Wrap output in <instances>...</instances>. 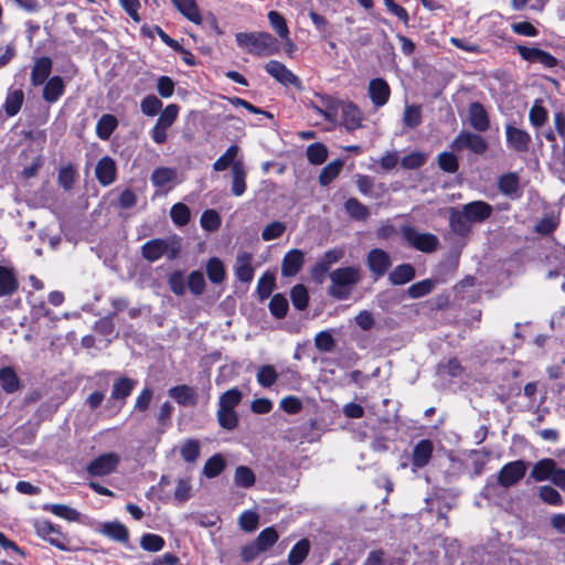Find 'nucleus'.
<instances>
[{"instance_id":"423d86ee","label":"nucleus","mask_w":565,"mask_h":565,"mask_svg":"<svg viewBox=\"0 0 565 565\" xmlns=\"http://www.w3.org/2000/svg\"><path fill=\"white\" fill-rule=\"evenodd\" d=\"M137 385V381L121 376L114 381L111 386L110 396L108 399V407L119 412L126 403L127 397L131 394Z\"/></svg>"},{"instance_id":"9d476101","label":"nucleus","mask_w":565,"mask_h":565,"mask_svg":"<svg viewBox=\"0 0 565 565\" xmlns=\"http://www.w3.org/2000/svg\"><path fill=\"white\" fill-rule=\"evenodd\" d=\"M265 71L282 85H290L298 89L302 88L300 78L278 61H269L265 65Z\"/></svg>"},{"instance_id":"473e14b6","label":"nucleus","mask_w":565,"mask_h":565,"mask_svg":"<svg viewBox=\"0 0 565 565\" xmlns=\"http://www.w3.org/2000/svg\"><path fill=\"white\" fill-rule=\"evenodd\" d=\"M18 280L13 271L0 266V297L10 296L18 289Z\"/></svg>"},{"instance_id":"1a4fd4ad","label":"nucleus","mask_w":565,"mask_h":565,"mask_svg":"<svg viewBox=\"0 0 565 565\" xmlns=\"http://www.w3.org/2000/svg\"><path fill=\"white\" fill-rule=\"evenodd\" d=\"M340 102L329 95L318 94L311 102L312 109L331 124L338 121Z\"/></svg>"},{"instance_id":"dca6fc26","label":"nucleus","mask_w":565,"mask_h":565,"mask_svg":"<svg viewBox=\"0 0 565 565\" xmlns=\"http://www.w3.org/2000/svg\"><path fill=\"white\" fill-rule=\"evenodd\" d=\"M95 175L102 185L108 186L113 184L117 178V167L115 160L108 156L99 159L95 168Z\"/></svg>"},{"instance_id":"20e7f679","label":"nucleus","mask_w":565,"mask_h":565,"mask_svg":"<svg viewBox=\"0 0 565 565\" xmlns=\"http://www.w3.org/2000/svg\"><path fill=\"white\" fill-rule=\"evenodd\" d=\"M401 231L404 239L415 249L430 253L438 246V238L433 234L419 233L411 225L403 226Z\"/></svg>"},{"instance_id":"4468645a","label":"nucleus","mask_w":565,"mask_h":565,"mask_svg":"<svg viewBox=\"0 0 565 565\" xmlns=\"http://www.w3.org/2000/svg\"><path fill=\"white\" fill-rule=\"evenodd\" d=\"M366 264L370 271L375 277H382L386 274L392 265V259L388 253L381 248H373L366 256Z\"/></svg>"},{"instance_id":"3c124183","label":"nucleus","mask_w":565,"mask_h":565,"mask_svg":"<svg viewBox=\"0 0 565 565\" xmlns=\"http://www.w3.org/2000/svg\"><path fill=\"white\" fill-rule=\"evenodd\" d=\"M422 122V108L418 105H406L403 114V124L408 128H416Z\"/></svg>"},{"instance_id":"c85d7f7f","label":"nucleus","mask_w":565,"mask_h":565,"mask_svg":"<svg viewBox=\"0 0 565 565\" xmlns=\"http://www.w3.org/2000/svg\"><path fill=\"white\" fill-rule=\"evenodd\" d=\"M232 193L235 196H241L246 190V171L242 160H237L232 166Z\"/></svg>"},{"instance_id":"7c9ffc66","label":"nucleus","mask_w":565,"mask_h":565,"mask_svg":"<svg viewBox=\"0 0 565 565\" xmlns=\"http://www.w3.org/2000/svg\"><path fill=\"white\" fill-rule=\"evenodd\" d=\"M102 534L110 537L114 541L126 543L129 539L128 529L119 522H106L103 524Z\"/></svg>"},{"instance_id":"7ed1b4c3","label":"nucleus","mask_w":565,"mask_h":565,"mask_svg":"<svg viewBox=\"0 0 565 565\" xmlns=\"http://www.w3.org/2000/svg\"><path fill=\"white\" fill-rule=\"evenodd\" d=\"M235 39L239 47L254 55L267 56L278 51L276 39L267 32H239Z\"/></svg>"},{"instance_id":"37998d69","label":"nucleus","mask_w":565,"mask_h":565,"mask_svg":"<svg viewBox=\"0 0 565 565\" xmlns=\"http://www.w3.org/2000/svg\"><path fill=\"white\" fill-rule=\"evenodd\" d=\"M43 509L67 521H77L79 519V513L65 504H45Z\"/></svg>"},{"instance_id":"79ce46f5","label":"nucleus","mask_w":565,"mask_h":565,"mask_svg":"<svg viewBox=\"0 0 565 565\" xmlns=\"http://www.w3.org/2000/svg\"><path fill=\"white\" fill-rule=\"evenodd\" d=\"M23 99H24V95H23V92L20 89L8 93L6 103H4V110H6L7 115L10 117L17 115L21 109Z\"/></svg>"},{"instance_id":"052dcab7","label":"nucleus","mask_w":565,"mask_h":565,"mask_svg":"<svg viewBox=\"0 0 565 565\" xmlns=\"http://www.w3.org/2000/svg\"><path fill=\"white\" fill-rule=\"evenodd\" d=\"M170 216L177 225L183 226L190 220V210L183 203H175L170 210Z\"/></svg>"},{"instance_id":"2eb2a0df","label":"nucleus","mask_w":565,"mask_h":565,"mask_svg":"<svg viewBox=\"0 0 565 565\" xmlns=\"http://www.w3.org/2000/svg\"><path fill=\"white\" fill-rule=\"evenodd\" d=\"M339 114L341 115L342 122L348 130L353 131L362 126V111L353 103L340 102Z\"/></svg>"},{"instance_id":"f257e3e1","label":"nucleus","mask_w":565,"mask_h":565,"mask_svg":"<svg viewBox=\"0 0 565 565\" xmlns=\"http://www.w3.org/2000/svg\"><path fill=\"white\" fill-rule=\"evenodd\" d=\"M492 206L484 201H472L465 204L460 210L451 209L450 227L458 235H466L471 230V224L481 223L492 214Z\"/></svg>"},{"instance_id":"6e6d98bb","label":"nucleus","mask_w":565,"mask_h":565,"mask_svg":"<svg viewBox=\"0 0 565 565\" xmlns=\"http://www.w3.org/2000/svg\"><path fill=\"white\" fill-rule=\"evenodd\" d=\"M242 392L234 387L227 390L220 396L218 407L235 409V407L241 403Z\"/></svg>"},{"instance_id":"a211bd4d","label":"nucleus","mask_w":565,"mask_h":565,"mask_svg":"<svg viewBox=\"0 0 565 565\" xmlns=\"http://www.w3.org/2000/svg\"><path fill=\"white\" fill-rule=\"evenodd\" d=\"M468 119L470 126L477 131L483 132L490 127L488 113L478 102L470 104L468 109Z\"/></svg>"},{"instance_id":"6e6552de","label":"nucleus","mask_w":565,"mask_h":565,"mask_svg":"<svg viewBox=\"0 0 565 565\" xmlns=\"http://www.w3.org/2000/svg\"><path fill=\"white\" fill-rule=\"evenodd\" d=\"M141 254L145 259L153 263L167 254H169V258H173L177 254V249L171 247L168 239L156 238L148 241L142 245Z\"/></svg>"},{"instance_id":"e433bc0d","label":"nucleus","mask_w":565,"mask_h":565,"mask_svg":"<svg viewBox=\"0 0 565 565\" xmlns=\"http://www.w3.org/2000/svg\"><path fill=\"white\" fill-rule=\"evenodd\" d=\"M118 121L115 116L106 114L103 115L96 125V134L103 139L107 140L114 130L117 128Z\"/></svg>"},{"instance_id":"c03bdc74","label":"nucleus","mask_w":565,"mask_h":565,"mask_svg":"<svg viewBox=\"0 0 565 565\" xmlns=\"http://www.w3.org/2000/svg\"><path fill=\"white\" fill-rule=\"evenodd\" d=\"M499 190L504 195L513 196L519 192V178L515 173H508L499 179Z\"/></svg>"},{"instance_id":"338daca9","label":"nucleus","mask_w":565,"mask_h":565,"mask_svg":"<svg viewBox=\"0 0 565 565\" xmlns=\"http://www.w3.org/2000/svg\"><path fill=\"white\" fill-rule=\"evenodd\" d=\"M275 288V277L270 273H265L258 280L257 292L262 299L268 298Z\"/></svg>"},{"instance_id":"39448f33","label":"nucleus","mask_w":565,"mask_h":565,"mask_svg":"<svg viewBox=\"0 0 565 565\" xmlns=\"http://www.w3.org/2000/svg\"><path fill=\"white\" fill-rule=\"evenodd\" d=\"M33 526L38 536L47 541L51 545L61 551H66L68 548L67 537L61 532L60 527L54 525L52 522L47 520H35L33 522Z\"/></svg>"},{"instance_id":"c9c22d12","label":"nucleus","mask_w":565,"mask_h":565,"mask_svg":"<svg viewBox=\"0 0 565 565\" xmlns=\"http://www.w3.org/2000/svg\"><path fill=\"white\" fill-rule=\"evenodd\" d=\"M310 551V543L307 539L298 541L288 554V563L290 565H300Z\"/></svg>"},{"instance_id":"f3484780","label":"nucleus","mask_w":565,"mask_h":565,"mask_svg":"<svg viewBox=\"0 0 565 565\" xmlns=\"http://www.w3.org/2000/svg\"><path fill=\"white\" fill-rule=\"evenodd\" d=\"M344 257V249L335 247L327 250L323 256L316 264L312 275L316 279L321 280L322 276L330 269V267Z\"/></svg>"},{"instance_id":"a19ab883","label":"nucleus","mask_w":565,"mask_h":565,"mask_svg":"<svg viewBox=\"0 0 565 565\" xmlns=\"http://www.w3.org/2000/svg\"><path fill=\"white\" fill-rule=\"evenodd\" d=\"M256 379L260 386L267 388V387L273 386L276 383V381L278 379V373L274 365L266 364V365H262L258 369Z\"/></svg>"},{"instance_id":"58836bf2","label":"nucleus","mask_w":565,"mask_h":565,"mask_svg":"<svg viewBox=\"0 0 565 565\" xmlns=\"http://www.w3.org/2000/svg\"><path fill=\"white\" fill-rule=\"evenodd\" d=\"M0 384L7 393H13L19 390L20 382L13 369L3 367L0 370Z\"/></svg>"},{"instance_id":"ddd939ff","label":"nucleus","mask_w":565,"mask_h":565,"mask_svg":"<svg viewBox=\"0 0 565 565\" xmlns=\"http://www.w3.org/2000/svg\"><path fill=\"white\" fill-rule=\"evenodd\" d=\"M451 147L454 150H462L467 148L477 154H482L487 150L488 143L480 135L466 131L457 136L452 141Z\"/></svg>"},{"instance_id":"6ab92c4d","label":"nucleus","mask_w":565,"mask_h":565,"mask_svg":"<svg viewBox=\"0 0 565 565\" xmlns=\"http://www.w3.org/2000/svg\"><path fill=\"white\" fill-rule=\"evenodd\" d=\"M508 146L515 151H526L531 142V136L522 129L508 125L505 127Z\"/></svg>"},{"instance_id":"49530a36","label":"nucleus","mask_w":565,"mask_h":565,"mask_svg":"<svg viewBox=\"0 0 565 565\" xmlns=\"http://www.w3.org/2000/svg\"><path fill=\"white\" fill-rule=\"evenodd\" d=\"M217 420L222 428L233 430L238 424V417L235 409L217 408Z\"/></svg>"},{"instance_id":"13d9d810","label":"nucleus","mask_w":565,"mask_h":565,"mask_svg":"<svg viewBox=\"0 0 565 565\" xmlns=\"http://www.w3.org/2000/svg\"><path fill=\"white\" fill-rule=\"evenodd\" d=\"M290 297H291V301H292V305L295 306V308H297L298 310H303L307 308L309 296H308V291L305 286H302V285L295 286L291 289Z\"/></svg>"},{"instance_id":"4c0bfd02","label":"nucleus","mask_w":565,"mask_h":565,"mask_svg":"<svg viewBox=\"0 0 565 565\" xmlns=\"http://www.w3.org/2000/svg\"><path fill=\"white\" fill-rule=\"evenodd\" d=\"M344 166L342 159H337L328 163L320 172L319 182L321 185H328L331 183L341 172Z\"/></svg>"},{"instance_id":"0e129e2a","label":"nucleus","mask_w":565,"mask_h":565,"mask_svg":"<svg viewBox=\"0 0 565 565\" xmlns=\"http://www.w3.org/2000/svg\"><path fill=\"white\" fill-rule=\"evenodd\" d=\"M530 121L535 127H542L547 120V110L536 100L529 113Z\"/></svg>"},{"instance_id":"412c9836","label":"nucleus","mask_w":565,"mask_h":565,"mask_svg":"<svg viewBox=\"0 0 565 565\" xmlns=\"http://www.w3.org/2000/svg\"><path fill=\"white\" fill-rule=\"evenodd\" d=\"M253 256L247 252L238 253L236 256L234 271L238 280L249 282L254 277V268L252 266Z\"/></svg>"},{"instance_id":"ea45409f","label":"nucleus","mask_w":565,"mask_h":565,"mask_svg":"<svg viewBox=\"0 0 565 565\" xmlns=\"http://www.w3.org/2000/svg\"><path fill=\"white\" fill-rule=\"evenodd\" d=\"M278 539H279L278 532L275 530V527L269 526V527L264 529L258 534V536L255 539L254 542L258 545V547L263 552H266L276 544Z\"/></svg>"},{"instance_id":"a878e982","label":"nucleus","mask_w":565,"mask_h":565,"mask_svg":"<svg viewBox=\"0 0 565 565\" xmlns=\"http://www.w3.org/2000/svg\"><path fill=\"white\" fill-rule=\"evenodd\" d=\"M168 394L179 405L188 406L196 404V394L193 387L189 385H177L169 388Z\"/></svg>"},{"instance_id":"4d7b16f0","label":"nucleus","mask_w":565,"mask_h":565,"mask_svg":"<svg viewBox=\"0 0 565 565\" xmlns=\"http://www.w3.org/2000/svg\"><path fill=\"white\" fill-rule=\"evenodd\" d=\"M162 102L156 95L146 96L140 103V110L146 116H156L162 108Z\"/></svg>"},{"instance_id":"393cba45","label":"nucleus","mask_w":565,"mask_h":565,"mask_svg":"<svg viewBox=\"0 0 565 565\" xmlns=\"http://www.w3.org/2000/svg\"><path fill=\"white\" fill-rule=\"evenodd\" d=\"M65 92V84L61 76H53L44 83L43 99L46 103H56Z\"/></svg>"},{"instance_id":"0eeeda50","label":"nucleus","mask_w":565,"mask_h":565,"mask_svg":"<svg viewBox=\"0 0 565 565\" xmlns=\"http://www.w3.org/2000/svg\"><path fill=\"white\" fill-rule=\"evenodd\" d=\"M527 466L522 460L505 463L498 473V483L503 488L515 486L526 473Z\"/></svg>"},{"instance_id":"a18cd8bd","label":"nucleus","mask_w":565,"mask_h":565,"mask_svg":"<svg viewBox=\"0 0 565 565\" xmlns=\"http://www.w3.org/2000/svg\"><path fill=\"white\" fill-rule=\"evenodd\" d=\"M180 107L177 104H169L161 111L157 122L159 126L169 129L179 116Z\"/></svg>"},{"instance_id":"c756f323","label":"nucleus","mask_w":565,"mask_h":565,"mask_svg":"<svg viewBox=\"0 0 565 565\" xmlns=\"http://www.w3.org/2000/svg\"><path fill=\"white\" fill-rule=\"evenodd\" d=\"M415 278V268L411 264L396 266L388 275L392 285H404Z\"/></svg>"},{"instance_id":"f03ea898","label":"nucleus","mask_w":565,"mask_h":565,"mask_svg":"<svg viewBox=\"0 0 565 565\" xmlns=\"http://www.w3.org/2000/svg\"><path fill=\"white\" fill-rule=\"evenodd\" d=\"M361 269L354 266L337 268L330 273V286L328 292L338 300L348 299L354 287L361 280Z\"/></svg>"},{"instance_id":"864d4df0","label":"nucleus","mask_w":565,"mask_h":565,"mask_svg":"<svg viewBox=\"0 0 565 565\" xmlns=\"http://www.w3.org/2000/svg\"><path fill=\"white\" fill-rule=\"evenodd\" d=\"M344 209L347 213L355 220H364L369 215L367 207L354 198L345 201Z\"/></svg>"},{"instance_id":"bf43d9fd","label":"nucleus","mask_w":565,"mask_h":565,"mask_svg":"<svg viewBox=\"0 0 565 565\" xmlns=\"http://www.w3.org/2000/svg\"><path fill=\"white\" fill-rule=\"evenodd\" d=\"M433 288L434 281L431 279H424L422 281L413 284L408 288L407 292L411 298L417 299L430 294Z\"/></svg>"},{"instance_id":"09e8293b","label":"nucleus","mask_w":565,"mask_h":565,"mask_svg":"<svg viewBox=\"0 0 565 565\" xmlns=\"http://www.w3.org/2000/svg\"><path fill=\"white\" fill-rule=\"evenodd\" d=\"M180 455L186 462H194L200 456V443L196 439H186L180 447Z\"/></svg>"},{"instance_id":"5701e85b","label":"nucleus","mask_w":565,"mask_h":565,"mask_svg":"<svg viewBox=\"0 0 565 565\" xmlns=\"http://www.w3.org/2000/svg\"><path fill=\"white\" fill-rule=\"evenodd\" d=\"M52 72V60L47 56H42L35 60L31 71V84L33 86L43 85Z\"/></svg>"},{"instance_id":"680f3d73","label":"nucleus","mask_w":565,"mask_h":565,"mask_svg":"<svg viewBox=\"0 0 565 565\" xmlns=\"http://www.w3.org/2000/svg\"><path fill=\"white\" fill-rule=\"evenodd\" d=\"M186 284L190 291L195 296L202 295L206 286L204 276L199 270H194L189 275Z\"/></svg>"},{"instance_id":"72a5a7b5","label":"nucleus","mask_w":565,"mask_h":565,"mask_svg":"<svg viewBox=\"0 0 565 565\" xmlns=\"http://www.w3.org/2000/svg\"><path fill=\"white\" fill-rule=\"evenodd\" d=\"M268 20L270 26L276 31L278 36L284 41H287L292 46L294 44L289 39V29L287 26L285 18L277 11H269Z\"/></svg>"},{"instance_id":"9b49d317","label":"nucleus","mask_w":565,"mask_h":565,"mask_svg":"<svg viewBox=\"0 0 565 565\" xmlns=\"http://www.w3.org/2000/svg\"><path fill=\"white\" fill-rule=\"evenodd\" d=\"M119 461L120 458L115 452L100 455L87 466V472L97 477L110 475L113 471H115Z\"/></svg>"},{"instance_id":"4be33fe9","label":"nucleus","mask_w":565,"mask_h":565,"mask_svg":"<svg viewBox=\"0 0 565 565\" xmlns=\"http://www.w3.org/2000/svg\"><path fill=\"white\" fill-rule=\"evenodd\" d=\"M434 446L433 443L428 439L419 440L414 449L412 455V465L415 469L423 468L428 465L431 459Z\"/></svg>"},{"instance_id":"e2e57ef3","label":"nucleus","mask_w":565,"mask_h":565,"mask_svg":"<svg viewBox=\"0 0 565 565\" xmlns=\"http://www.w3.org/2000/svg\"><path fill=\"white\" fill-rule=\"evenodd\" d=\"M200 222L201 226L209 232L216 231L221 226V217L214 210L204 211Z\"/></svg>"},{"instance_id":"5fc2aeb1","label":"nucleus","mask_w":565,"mask_h":565,"mask_svg":"<svg viewBox=\"0 0 565 565\" xmlns=\"http://www.w3.org/2000/svg\"><path fill=\"white\" fill-rule=\"evenodd\" d=\"M140 546L148 552H159L164 547V540L153 533H146L140 539Z\"/></svg>"},{"instance_id":"b1692460","label":"nucleus","mask_w":565,"mask_h":565,"mask_svg":"<svg viewBox=\"0 0 565 565\" xmlns=\"http://www.w3.org/2000/svg\"><path fill=\"white\" fill-rule=\"evenodd\" d=\"M305 254L300 249L289 250L281 263V274L286 277L295 276L303 264Z\"/></svg>"},{"instance_id":"f8f14e48","label":"nucleus","mask_w":565,"mask_h":565,"mask_svg":"<svg viewBox=\"0 0 565 565\" xmlns=\"http://www.w3.org/2000/svg\"><path fill=\"white\" fill-rule=\"evenodd\" d=\"M516 51L520 56L529 63H539L546 68H553L558 64V61L555 56L537 47L518 45Z\"/></svg>"},{"instance_id":"cd10ccee","label":"nucleus","mask_w":565,"mask_h":565,"mask_svg":"<svg viewBox=\"0 0 565 565\" xmlns=\"http://www.w3.org/2000/svg\"><path fill=\"white\" fill-rule=\"evenodd\" d=\"M178 179V171L174 168L160 167L151 174V182L154 186L164 188L173 185Z\"/></svg>"},{"instance_id":"de8ad7c7","label":"nucleus","mask_w":565,"mask_h":565,"mask_svg":"<svg viewBox=\"0 0 565 565\" xmlns=\"http://www.w3.org/2000/svg\"><path fill=\"white\" fill-rule=\"evenodd\" d=\"M239 148L235 145L227 148V150L222 154L214 163L213 169L217 172L226 170L230 166H233L236 156L238 154Z\"/></svg>"},{"instance_id":"774afa93","label":"nucleus","mask_w":565,"mask_h":565,"mask_svg":"<svg viewBox=\"0 0 565 565\" xmlns=\"http://www.w3.org/2000/svg\"><path fill=\"white\" fill-rule=\"evenodd\" d=\"M255 482V475L254 472L245 467V466H239L236 468V471H235V483L239 487H243V488H249L254 484Z\"/></svg>"},{"instance_id":"aec40b11","label":"nucleus","mask_w":565,"mask_h":565,"mask_svg":"<svg viewBox=\"0 0 565 565\" xmlns=\"http://www.w3.org/2000/svg\"><path fill=\"white\" fill-rule=\"evenodd\" d=\"M391 95L388 84L382 78L372 79L369 84V96L376 107L384 106Z\"/></svg>"},{"instance_id":"603ef678","label":"nucleus","mask_w":565,"mask_h":565,"mask_svg":"<svg viewBox=\"0 0 565 565\" xmlns=\"http://www.w3.org/2000/svg\"><path fill=\"white\" fill-rule=\"evenodd\" d=\"M225 468V461L221 455H214L205 462L203 473L207 478L217 477Z\"/></svg>"},{"instance_id":"bb28decb","label":"nucleus","mask_w":565,"mask_h":565,"mask_svg":"<svg viewBox=\"0 0 565 565\" xmlns=\"http://www.w3.org/2000/svg\"><path fill=\"white\" fill-rule=\"evenodd\" d=\"M177 10L188 20L201 24L203 19L195 0H171Z\"/></svg>"},{"instance_id":"f704fd0d","label":"nucleus","mask_w":565,"mask_h":565,"mask_svg":"<svg viewBox=\"0 0 565 565\" xmlns=\"http://www.w3.org/2000/svg\"><path fill=\"white\" fill-rule=\"evenodd\" d=\"M206 274L212 284H221L225 279L224 264L217 257H212L206 263Z\"/></svg>"},{"instance_id":"2f4dec72","label":"nucleus","mask_w":565,"mask_h":565,"mask_svg":"<svg viewBox=\"0 0 565 565\" xmlns=\"http://www.w3.org/2000/svg\"><path fill=\"white\" fill-rule=\"evenodd\" d=\"M555 468L556 463L553 459H541L533 466L531 477L535 481H544L551 479Z\"/></svg>"},{"instance_id":"8fccbe9b","label":"nucleus","mask_w":565,"mask_h":565,"mask_svg":"<svg viewBox=\"0 0 565 565\" xmlns=\"http://www.w3.org/2000/svg\"><path fill=\"white\" fill-rule=\"evenodd\" d=\"M307 158L310 163L319 166L328 158V149L323 143H311L307 148Z\"/></svg>"},{"instance_id":"69168bd1","label":"nucleus","mask_w":565,"mask_h":565,"mask_svg":"<svg viewBox=\"0 0 565 565\" xmlns=\"http://www.w3.org/2000/svg\"><path fill=\"white\" fill-rule=\"evenodd\" d=\"M286 231V224L280 221L269 223L262 232V238L266 242L279 238Z\"/></svg>"}]
</instances>
